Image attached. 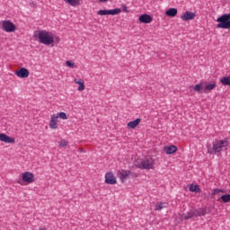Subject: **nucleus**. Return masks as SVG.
<instances>
[{"instance_id": "1", "label": "nucleus", "mask_w": 230, "mask_h": 230, "mask_svg": "<svg viewBox=\"0 0 230 230\" xmlns=\"http://www.w3.org/2000/svg\"><path fill=\"white\" fill-rule=\"evenodd\" d=\"M33 38L46 46L53 44V34L49 31H36L33 34Z\"/></svg>"}, {"instance_id": "2", "label": "nucleus", "mask_w": 230, "mask_h": 230, "mask_svg": "<svg viewBox=\"0 0 230 230\" xmlns=\"http://www.w3.org/2000/svg\"><path fill=\"white\" fill-rule=\"evenodd\" d=\"M217 23V28L229 30L230 29V13H223L216 20Z\"/></svg>"}, {"instance_id": "3", "label": "nucleus", "mask_w": 230, "mask_h": 230, "mask_svg": "<svg viewBox=\"0 0 230 230\" xmlns=\"http://www.w3.org/2000/svg\"><path fill=\"white\" fill-rule=\"evenodd\" d=\"M227 146H228L227 139L217 140V141L213 142V144H212V151L214 152V154H217L224 150H226Z\"/></svg>"}, {"instance_id": "4", "label": "nucleus", "mask_w": 230, "mask_h": 230, "mask_svg": "<svg viewBox=\"0 0 230 230\" xmlns=\"http://www.w3.org/2000/svg\"><path fill=\"white\" fill-rule=\"evenodd\" d=\"M117 176L120 179V181L125 182L129 178L138 177V174L127 170H119Z\"/></svg>"}, {"instance_id": "5", "label": "nucleus", "mask_w": 230, "mask_h": 230, "mask_svg": "<svg viewBox=\"0 0 230 230\" xmlns=\"http://www.w3.org/2000/svg\"><path fill=\"white\" fill-rule=\"evenodd\" d=\"M155 165V161L151 158H146L140 162V164H138V168L144 169V170H154Z\"/></svg>"}, {"instance_id": "6", "label": "nucleus", "mask_w": 230, "mask_h": 230, "mask_svg": "<svg viewBox=\"0 0 230 230\" xmlns=\"http://www.w3.org/2000/svg\"><path fill=\"white\" fill-rule=\"evenodd\" d=\"M0 27H2V29L7 33L14 32L16 31L14 23L10 22V20H4L3 22H0Z\"/></svg>"}, {"instance_id": "7", "label": "nucleus", "mask_w": 230, "mask_h": 230, "mask_svg": "<svg viewBox=\"0 0 230 230\" xmlns=\"http://www.w3.org/2000/svg\"><path fill=\"white\" fill-rule=\"evenodd\" d=\"M121 13L120 8L114 9H101L98 11V15L105 16V15H117Z\"/></svg>"}, {"instance_id": "8", "label": "nucleus", "mask_w": 230, "mask_h": 230, "mask_svg": "<svg viewBox=\"0 0 230 230\" xmlns=\"http://www.w3.org/2000/svg\"><path fill=\"white\" fill-rule=\"evenodd\" d=\"M22 181L28 184L33 183L35 181V176L33 173L26 172L22 175Z\"/></svg>"}, {"instance_id": "9", "label": "nucleus", "mask_w": 230, "mask_h": 230, "mask_svg": "<svg viewBox=\"0 0 230 230\" xmlns=\"http://www.w3.org/2000/svg\"><path fill=\"white\" fill-rule=\"evenodd\" d=\"M195 18H196V13L191 11H186L185 13H183V14H181V20L184 22L192 21Z\"/></svg>"}, {"instance_id": "10", "label": "nucleus", "mask_w": 230, "mask_h": 230, "mask_svg": "<svg viewBox=\"0 0 230 230\" xmlns=\"http://www.w3.org/2000/svg\"><path fill=\"white\" fill-rule=\"evenodd\" d=\"M105 182L107 184L114 185L117 183V178L112 172H108L105 175Z\"/></svg>"}, {"instance_id": "11", "label": "nucleus", "mask_w": 230, "mask_h": 230, "mask_svg": "<svg viewBox=\"0 0 230 230\" xmlns=\"http://www.w3.org/2000/svg\"><path fill=\"white\" fill-rule=\"evenodd\" d=\"M138 21H140V22H142L144 24H149L152 22L153 18L150 14L144 13V14L140 15V17H138Z\"/></svg>"}, {"instance_id": "12", "label": "nucleus", "mask_w": 230, "mask_h": 230, "mask_svg": "<svg viewBox=\"0 0 230 230\" xmlns=\"http://www.w3.org/2000/svg\"><path fill=\"white\" fill-rule=\"evenodd\" d=\"M15 75L19 78H28L30 75V72L27 68H21L20 70H16Z\"/></svg>"}, {"instance_id": "13", "label": "nucleus", "mask_w": 230, "mask_h": 230, "mask_svg": "<svg viewBox=\"0 0 230 230\" xmlns=\"http://www.w3.org/2000/svg\"><path fill=\"white\" fill-rule=\"evenodd\" d=\"M0 141L4 142L5 144H14L15 143V139L13 137H8L5 134H0Z\"/></svg>"}, {"instance_id": "14", "label": "nucleus", "mask_w": 230, "mask_h": 230, "mask_svg": "<svg viewBox=\"0 0 230 230\" xmlns=\"http://www.w3.org/2000/svg\"><path fill=\"white\" fill-rule=\"evenodd\" d=\"M58 118L57 117L56 114L51 115V120L49 123V128L52 129H57L58 128Z\"/></svg>"}, {"instance_id": "15", "label": "nucleus", "mask_w": 230, "mask_h": 230, "mask_svg": "<svg viewBox=\"0 0 230 230\" xmlns=\"http://www.w3.org/2000/svg\"><path fill=\"white\" fill-rule=\"evenodd\" d=\"M178 151L177 146H169L164 147V152H165L166 155H172Z\"/></svg>"}, {"instance_id": "16", "label": "nucleus", "mask_w": 230, "mask_h": 230, "mask_svg": "<svg viewBox=\"0 0 230 230\" xmlns=\"http://www.w3.org/2000/svg\"><path fill=\"white\" fill-rule=\"evenodd\" d=\"M178 13V9L174 8V7H171L169 9H167V11H165V15L167 17H175Z\"/></svg>"}, {"instance_id": "17", "label": "nucleus", "mask_w": 230, "mask_h": 230, "mask_svg": "<svg viewBox=\"0 0 230 230\" xmlns=\"http://www.w3.org/2000/svg\"><path fill=\"white\" fill-rule=\"evenodd\" d=\"M168 207L167 202H158L156 205H155V210L156 211H162L164 208H166Z\"/></svg>"}, {"instance_id": "18", "label": "nucleus", "mask_w": 230, "mask_h": 230, "mask_svg": "<svg viewBox=\"0 0 230 230\" xmlns=\"http://www.w3.org/2000/svg\"><path fill=\"white\" fill-rule=\"evenodd\" d=\"M75 84H79L78 91L82 92L85 89V84L84 79H75Z\"/></svg>"}, {"instance_id": "19", "label": "nucleus", "mask_w": 230, "mask_h": 230, "mask_svg": "<svg viewBox=\"0 0 230 230\" xmlns=\"http://www.w3.org/2000/svg\"><path fill=\"white\" fill-rule=\"evenodd\" d=\"M141 122V119H137L129 123H128V128H131V129H135L139 123Z\"/></svg>"}, {"instance_id": "20", "label": "nucleus", "mask_w": 230, "mask_h": 230, "mask_svg": "<svg viewBox=\"0 0 230 230\" xmlns=\"http://www.w3.org/2000/svg\"><path fill=\"white\" fill-rule=\"evenodd\" d=\"M194 217H197V212L196 210H190L189 211V213L183 215L182 218L185 219V220H189Z\"/></svg>"}, {"instance_id": "21", "label": "nucleus", "mask_w": 230, "mask_h": 230, "mask_svg": "<svg viewBox=\"0 0 230 230\" xmlns=\"http://www.w3.org/2000/svg\"><path fill=\"white\" fill-rule=\"evenodd\" d=\"M64 1L73 7H76L81 4V0H64Z\"/></svg>"}, {"instance_id": "22", "label": "nucleus", "mask_w": 230, "mask_h": 230, "mask_svg": "<svg viewBox=\"0 0 230 230\" xmlns=\"http://www.w3.org/2000/svg\"><path fill=\"white\" fill-rule=\"evenodd\" d=\"M203 85H204L203 83L195 84L194 86H192V90H194V92H196L198 93H202Z\"/></svg>"}, {"instance_id": "23", "label": "nucleus", "mask_w": 230, "mask_h": 230, "mask_svg": "<svg viewBox=\"0 0 230 230\" xmlns=\"http://www.w3.org/2000/svg\"><path fill=\"white\" fill-rule=\"evenodd\" d=\"M219 82L223 84V85H230V75H227L226 77H221L219 79Z\"/></svg>"}, {"instance_id": "24", "label": "nucleus", "mask_w": 230, "mask_h": 230, "mask_svg": "<svg viewBox=\"0 0 230 230\" xmlns=\"http://www.w3.org/2000/svg\"><path fill=\"white\" fill-rule=\"evenodd\" d=\"M216 87H217V83H211L209 84H205L204 91H205V93L207 91L210 92V91L214 90Z\"/></svg>"}, {"instance_id": "25", "label": "nucleus", "mask_w": 230, "mask_h": 230, "mask_svg": "<svg viewBox=\"0 0 230 230\" xmlns=\"http://www.w3.org/2000/svg\"><path fill=\"white\" fill-rule=\"evenodd\" d=\"M200 190H201L198 185L190 184V186H189V191H190V192L199 193V192H200Z\"/></svg>"}, {"instance_id": "26", "label": "nucleus", "mask_w": 230, "mask_h": 230, "mask_svg": "<svg viewBox=\"0 0 230 230\" xmlns=\"http://www.w3.org/2000/svg\"><path fill=\"white\" fill-rule=\"evenodd\" d=\"M208 214V211L207 208H200V209H196V216L197 217H201Z\"/></svg>"}, {"instance_id": "27", "label": "nucleus", "mask_w": 230, "mask_h": 230, "mask_svg": "<svg viewBox=\"0 0 230 230\" xmlns=\"http://www.w3.org/2000/svg\"><path fill=\"white\" fill-rule=\"evenodd\" d=\"M66 66L71 69H75L77 67L74 61H66Z\"/></svg>"}, {"instance_id": "28", "label": "nucleus", "mask_w": 230, "mask_h": 230, "mask_svg": "<svg viewBox=\"0 0 230 230\" xmlns=\"http://www.w3.org/2000/svg\"><path fill=\"white\" fill-rule=\"evenodd\" d=\"M220 199L224 202V203H228L230 202V195L227 194V195H222L220 197Z\"/></svg>"}, {"instance_id": "29", "label": "nucleus", "mask_w": 230, "mask_h": 230, "mask_svg": "<svg viewBox=\"0 0 230 230\" xmlns=\"http://www.w3.org/2000/svg\"><path fill=\"white\" fill-rule=\"evenodd\" d=\"M56 116L58 119H64V120H66L68 119L65 112H59V113L56 114Z\"/></svg>"}, {"instance_id": "30", "label": "nucleus", "mask_w": 230, "mask_h": 230, "mask_svg": "<svg viewBox=\"0 0 230 230\" xmlns=\"http://www.w3.org/2000/svg\"><path fill=\"white\" fill-rule=\"evenodd\" d=\"M219 193H225V191L223 190H218V189H215L212 190L213 196L219 195Z\"/></svg>"}, {"instance_id": "31", "label": "nucleus", "mask_w": 230, "mask_h": 230, "mask_svg": "<svg viewBox=\"0 0 230 230\" xmlns=\"http://www.w3.org/2000/svg\"><path fill=\"white\" fill-rule=\"evenodd\" d=\"M60 42V38L59 36H54L53 35V43L58 44Z\"/></svg>"}, {"instance_id": "32", "label": "nucleus", "mask_w": 230, "mask_h": 230, "mask_svg": "<svg viewBox=\"0 0 230 230\" xmlns=\"http://www.w3.org/2000/svg\"><path fill=\"white\" fill-rule=\"evenodd\" d=\"M67 145H68V143H67L66 140H61V141L59 142V146H60L61 147H66Z\"/></svg>"}, {"instance_id": "33", "label": "nucleus", "mask_w": 230, "mask_h": 230, "mask_svg": "<svg viewBox=\"0 0 230 230\" xmlns=\"http://www.w3.org/2000/svg\"><path fill=\"white\" fill-rule=\"evenodd\" d=\"M122 11H124V13H128V10L126 4L122 5Z\"/></svg>"}, {"instance_id": "34", "label": "nucleus", "mask_w": 230, "mask_h": 230, "mask_svg": "<svg viewBox=\"0 0 230 230\" xmlns=\"http://www.w3.org/2000/svg\"><path fill=\"white\" fill-rule=\"evenodd\" d=\"M101 3H107L108 0H99Z\"/></svg>"}, {"instance_id": "35", "label": "nucleus", "mask_w": 230, "mask_h": 230, "mask_svg": "<svg viewBox=\"0 0 230 230\" xmlns=\"http://www.w3.org/2000/svg\"><path fill=\"white\" fill-rule=\"evenodd\" d=\"M19 184L22 185V183L21 181H18Z\"/></svg>"}, {"instance_id": "36", "label": "nucleus", "mask_w": 230, "mask_h": 230, "mask_svg": "<svg viewBox=\"0 0 230 230\" xmlns=\"http://www.w3.org/2000/svg\"><path fill=\"white\" fill-rule=\"evenodd\" d=\"M208 153L211 154L210 150H208Z\"/></svg>"}, {"instance_id": "37", "label": "nucleus", "mask_w": 230, "mask_h": 230, "mask_svg": "<svg viewBox=\"0 0 230 230\" xmlns=\"http://www.w3.org/2000/svg\"><path fill=\"white\" fill-rule=\"evenodd\" d=\"M42 230H45V229H42Z\"/></svg>"}]
</instances>
